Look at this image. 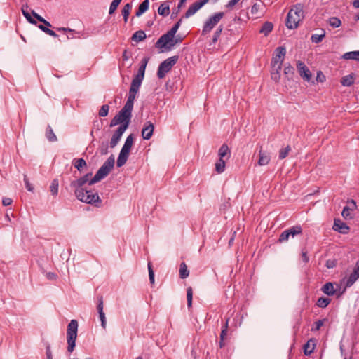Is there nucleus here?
<instances>
[{
    "label": "nucleus",
    "mask_w": 359,
    "mask_h": 359,
    "mask_svg": "<svg viewBox=\"0 0 359 359\" xmlns=\"http://www.w3.org/2000/svg\"><path fill=\"white\" fill-rule=\"evenodd\" d=\"M329 23L331 27L334 28L339 27L341 25V20L336 17L330 18Z\"/></svg>",
    "instance_id": "44"
},
{
    "label": "nucleus",
    "mask_w": 359,
    "mask_h": 359,
    "mask_svg": "<svg viewBox=\"0 0 359 359\" xmlns=\"http://www.w3.org/2000/svg\"><path fill=\"white\" fill-rule=\"evenodd\" d=\"M321 291L328 295V296H332L335 294L336 290L334 288L333 283L331 282L326 283L322 287Z\"/></svg>",
    "instance_id": "20"
},
{
    "label": "nucleus",
    "mask_w": 359,
    "mask_h": 359,
    "mask_svg": "<svg viewBox=\"0 0 359 359\" xmlns=\"http://www.w3.org/2000/svg\"><path fill=\"white\" fill-rule=\"evenodd\" d=\"M297 67L299 71L300 76L305 81H309L311 79L312 74L309 69L302 61H297Z\"/></svg>",
    "instance_id": "13"
},
{
    "label": "nucleus",
    "mask_w": 359,
    "mask_h": 359,
    "mask_svg": "<svg viewBox=\"0 0 359 359\" xmlns=\"http://www.w3.org/2000/svg\"><path fill=\"white\" fill-rule=\"evenodd\" d=\"M348 205L347 206L349 207L351 211H353L357 208L356 202L353 199L348 201Z\"/></svg>",
    "instance_id": "59"
},
{
    "label": "nucleus",
    "mask_w": 359,
    "mask_h": 359,
    "mask_svg": "<svg viewBox=\"0 0 359 359\" xmlns=\"http://www.w3.org/2000/svg\"><path fill=\"white\" fill-rule=\"evenodd\" d=\"M284 74L285 75H290L294 74V68L290 65H288L287 66H285L284 68Z\"/></svg>",
    "instance_id": "53"
},
{
    "label": "nucleus",
    "mask_w": 359,
    "mask_h": 359,
    "mask_svg": "<svg viewBox=\"0 0 359 359\" xmlns=\"http://www.w3.org/2000/svg\"><path fill=\"white\" fill-rule=\"evenodd\" d=\"M114 157L111 155L97 171L95 176L89 181V185H93L105 178L114 166Z\"/></svg>",
    "instance_id": "2"
},
{
    "label": "nucleus",
    "mask_w": 359,
    "mask_h": 359,
    "mask_svg": "<svg viewBox=\"0 0 359 359\" xmlns=\"http://www.w3.org/2000/svg\"><path fill=\"white\" fill-rule=\"evenodd\" d=\"M121 14H122V15L123 17L124 22L126 23L128 22V17H129V15H130V12L127 11L126 10H123L122 8Z\"/></svg>",
    "instance_id": "62"
},
{
    "label": "nucleus",
    "mask_w": 359,
    "mask_h": 359,
    "mask_svg": "<svg viewBox=\"0 0 359 359\" xmlns=\"http://www.w3.org/2000/svg\"><path fill=\"white\" fill-rule=\"evenodd\" d=\"M147 36L144 31L139 30L135 32L132 36V40L136 42H140L146 39Z\"/></svg>",
    "instance_id": "31"
},
{
    "label": "nucleus",
    "mask_w": 359,
    "mask_h": 359,
    "mask_svg": "<svg viewBox=\"0 0 359 359\" xmlns=\"http://www.w3.org/2000/svg\"><path fill=\"white\" fill-rule=\"evenodd\" d=\"M358 50L347 52L341 56V58L344 60H356V58H358Z\"/></svg>",
    "instance_id": "35"
},
{
    "label": "nucleus",
    "mask_w": 359,
    "mask_h": 359,
    "mask_svg": "<svg viewBox=\"0 0 359 359\" xmlns=\"http://www.w3.org/2000/svg\"><path fill=\"white\" fill-rule=\"evenodd\" d=\"M179 57L175 55L163 61L158 66L157 76L158 79H163L172 67L177 62Z\"/></svg>",
    "instance_id": "8"
},
{
    "label": "nucleus",
    "mask_w": 359,
    "mask_h": 359,
    "mask_svg": "<svg viewBox=\"0 0 359 359\" xmlns=\"http://www.w3.org/2000/svg\"><path fill=\"white\" fill-rule=\"evenodd\" d=\"M43 32L55 38L58 36V35L53 30L49 29L48 27L44 29Z\"/></svg>",
    "instance_id": "60"
},
{
    "label": "nucleus",
    "mask_w": 359,
    "mask_h": 359,
    "mask_svg": "<svg viewBox=\"0 0 359 359\" xmlns=\"http://www.w3.org/2000/svg\"><path fill=\"white\" fill-rule=\"evenodd\" d=\"M148 271H149V281H150L151 284H154V271L152 269V266H151L150 262L148 263Z\"/></svg>",
    "instance_id": "50"
},
{
    "label": "nucleus",
    "mask_w": 359,
    "mask_h": 359,
    "mask_svg": "<svg viewBox=\"0 0 359 359\" xmlns=\"http://www.w3.org/2000/svg\"><path fill=\"white\" fill-rule=\"evenodd\" d=\"M132 109L123 106L121 111L111 119L109 126L114 127L118 124H121V126L126 125V129H127L132 117Z\"/></svg>",
    "instance_id": "3"
},
{
    "label": "nucleus",
    "mask_w": 359,
    "mask_h": 359,
    "mask_svg": "<svg viewBox=\"0 0 359 359\" xmlns=\"http://www.w3.org/2000/svg\"><path fill=\"white\" fill-rule=\"evenodd\" d=\"M46 137L49 142H54L57 140V137L54 133L51 126L48 125L46 130Z\"/></svg>",
    "instance_id": "27"
},
{
    "label": "nucleus",
    "mask_w": 359,
    "mask_h": 359,
    "mask_svg": "<svg viewBox=\"0 0 359 359\" xmlns=\"http://www.w3.org/2000/svg\"><path fill=\"white\" fill-rule=\"evenodd\" d=\"M326 319L318 320L314 323V327L311 328L313 332L318 331L320 329V327L323 325L324 322Z\"/></svg>",
    "instance_id": "49"
},
{
    "label": "nucleus",
    "mask_w": 359,
    "mask_h": 359,
    "mask_svg": "<svg viewBox=\"0 0 359 359\" xmlns=\"http://www.w3.org/2000/svg\"><path fill=\"white\" fill-rule=\"evenodd\" d=\"M75 196L81 202L92 204L96 207H100L101 205L102 200L97 193L93 194L91 191L88 190L83 191L78 190Z\"/></svg>",
    "instance_id": "5"
},
{
    "label": "nucleus",
    "mask_w": 359,
    "mask_h": 359,
    "mask_svg": "<svg viewBox=\"0 0 359 359\" xmlns=\"http://www.w3.org/2000/svg\"><path fill=\"white\" fill-rule=\"evenodd\" d=\"M158 13L163 17L168 16L170 14L169 6L166 3L161 4L158 7Z\"/></svg>",
    "instance_id": "29"
},
{
    "label": "nucleus",
    "mask_w": 359,
    "mask_h": 359,
    "mask_svg": "<svg viewBox=\"0 0 359 359\" xmlns=\"http://www.w3.org/2000/svg\"><path fill=\"white\" fill-rule=\"evenodd\" d=\"M100 154L101 155H106L108 153V146L107 144H102L99 148Z\"/></svg>",
    "instance_id": "55"
},
{
    "label": "nucleus",
    "mask_w": 359,
    "mask_h": 359,
    "mask_svg": "<svg viewBox=\"0 0 359 359\" xmlns=\"http://www.w3.org/2000/svg\"><path fill=\"white\" fill-rule=\"evenodd\" d=\"M78 322L76 320H72L67 326V351L72 353L76 346V339L77 337Z\"/></svg>",
    "instance_id": "6"
},
{
    "label": "nucleus",
    "mask_w": 359,
    "mask_h": 359,
    "mask_svg": "<svg viewBox=\"0 0 359 359\" xmlns=\"http://www.w3.org/2000/svg\"><path fill=\"white\" fill-rule=\"evenodd\" d=\"M29 6L27 5L22 6V13L23 15L25 17V18L27 20V21L33 25H36V21L32 18L30 15L29 11H28Z\"/></svg>",
    "instance_id": "30"
},
{
    "label": "nucleus",
    "mask_w": 359,
    "mask_h": 359,
    "mask_svg": "<svg viewBox=\"0 0 359 359\" xmlns=\"http://www.w3.org/2000/svg\"><path fill=\"white\" fill-rule=\"evenodd\" d=\"M98 304L97 306V309L99 313V317L101 321L102 327L105 329L106 327V318L105 314L103 311V297L102 295L97 297Z\"/></svg>",
    "instance_id": "17"
},
{
    "label": "nucleus",
    "mask_w": 359,
    "mask_h": 359,
    "mask_svg": "<svg viewBox=\"0 0 359 359\" xmlns=\"http://www.w3.org/2000/svg\"><path fill=\"white\" fill-rule=\"evenodd\" d=\"M351 209L348 206H345L343 208L341 215L345 219H352L353 216L351 214Z\"/></svg>",
    "instance_id": "45"
},
{
    "label": "nucleus",
    "mask_w": 359,
    "mask_h": 359,
    "mask_svg": "<svg viewBox=\"0 0 359 359\" xmlns=\"http://www.w3.org/2000/svg\"><path fill=\"white\" fill-rule=\"evenodd\" d=\"M173 38L175 36L167 32L158 39L155 46L158 48H165L168 50V46H170V43L173 42Z\"/></svg>",
    "instance_id": "11"
},
{
    "label": "nucleus",
    "mask_w": 359,
    "mask_h": 359,
    "mask_svg": "<svg viewBox=\"0 0 359 359\" xmlns=\"http://www.w3.org/2000/svg\"><path fill=\"white\" fill-rule=\"evenodd\" d=\"M142 81L143 80L134 77L133 79L132 80L130 88L139 90Z\"/></svg>",
    "instance_id": "48"
},
{
    "label": "nucleus",
    "mask_w": 359,
    "mask_h": 359,
    "mask_svg": "<svg viewBox=\"0 0 359 359\" xmlns=\"http://www.w3.org/2000/svg\"><path fill=\"white\" fill-rule=\"evenodd\" d=\"M331 299L328 297H321L316 302V306L320 308H326L330 303Z\"/></svg>",
    "instance_id": "32"
},
{
    "label": "nucleus",
    "mask_w": 359,
    "mask_h": 359,
    "mask_svg": "<svg viewBox=\"0 0 359 359\" xmlns=\"http://www.w3.org/2000/svg\"><path fill=\"white\" fill-rule=\"evenodd\" d=\"M302 257L304 262L308 263L309 262V257L307 255L306 251H304V250L302 251Z\"/></svg>",
    "instance_id": "64"
},
{
    "label": "nucleus",
    "mask_w": 359,
    "mask_h": 359,
    "mask_svg": "<svg viewBox=\"0 0 359 359\" xmlns=\"http://www.w3.org/2000/svg\"><path fill=\"white\" fill-rule=\"evenodd\" d=\"M154 124L150 121H146L142 130V138L147 140H149L154 133Z\"/></svg>",
    "instance_id": "16"
},
{
    "label": "nucleus",
    "mask_w": 359,
    "mask_h": 359,
    "mask_svg": "<svg viewBox=\"0 0 359 359\" xmlns=\"http://www.w3.org/2000/svg\"><path fill=\"white\" fill-rule=\"evenodd\" d=\"M354 74H351L347 76H343L341 79V84L343 86H351L354 83Z\"/></svg>",
    "instance_id": "25"
},
{
    "label": "nucleus",
    "mask_w": 359,
    "mask_h": 359,
    "mask_svg": "<svg viewBox=\"0 0 359 359\" xmlns=\"http://www.w3.org/2000/svg\"><path fill=\"white\" fill-rule=\"evenodd\" d=\"M271 79L276 82L279 81L280 79V73L271 72Z\"/></svg>",
    "instance_id": "63"
},
{
    "label": "nucleus",
    "mask_w": 359,
    "mask_h": 359,
    "mask_svg": "<svg viewBox=\"0 0 359 359\" xmlns=\"http://www.w3.org/2000/svg\"><path fill=\"white\" fill-rule=\"evenodd\" d=\"M109 107L107 104H104L101 107L99 111V116L101 117H104L108 115Z\"/></svg>",
    "instance_id": "47"
},
{
    "label": "nucleus",
    "mask_w": 359,
    "mask_h": 359,
    "mask_svg": "<svg viewBox=\"0 0 359 359\" xmlns=\"http://www.w3.org/2000/svg\"><path fill=\"white\" fill-rule=\"evenodd\" d=\"M222 30H223V25H221L217 28V29L214 32V34L212 38V43H215L218 41V39L221 36Z\"/></svg>",
    "instance_id": "38"
},
{
    "label": "nucleus",
    "mask_w": 359,
    "mask_h": 359,
    "mask_svg": "<svg viewBox=\"0 0 359 359\" xmlns=\"http://www.w3.org/2000/svg\"><path fill=\"white\" fill-rule=\"evenodd\" d=\"M145 69L146 68L140 67L138 69L137 74L135 76V77L143 80L144 77Z\"/></svg>",
    "instance_id": "52"
},
{
    "label": "nucleus",
    "mask_w": 359,
    "mask_h": 359,
    "mask_svg": "<svg viewBox=\"0 0 359 359\" xmlns=\"http://www.w3.org/2000/svg\"><path fill=\"white\" fill-rule=\"evenodd\" d=\"M225 170V161L224 158H219L215 163V171L220 174Z\"/></svg>",
    "instance_id": "33"
},
{
    "label": "nucleus",
    "mask_w": 359,
    "mask_h": 359,
    "mask_svg": "<svg viewBox=\"0 0 359 359\" xmlns=\"http://www.w3.org/2000/svg\"><path fill=\"white\" fill-rule=\"evenodd\" d=\"M133 142L134 135L133 134H130L127 137L125 143L119 153L116 162V165L118 167H122L126 163L130 154V149L133 147Z\"/></svg>",
    "instance_id": "4"
},
{
    "label": "nucleus",
    "mask_w": 359,
    "mask_h": 359,
    "mask_svg": "<svg viewBox=\"0 0 359 359\" xmlns=\"http://www.w3.org/2000/svg\"><path fill=\"white\" fill-rule=\"evenodd\" d=\"M32 14L33 16L36 18L39 22H43L47 27H52L51 24L46 20L43 17L37 14L34 11H32Z\"/></svg>",
    "instance_id": "43"
},
{
    "label": "nucleus",
    "mask_w": 359,
    "mask_h": 359,
    "mask_svg": "<svg viewBox=\"0 0 359 359\" xmlns=\"http://www.w3.org/2000/svg\"><path fill=\"white\" fill-rule=\"evenodd\" d=\"M316 344L314 340L311 339L303 346L304 353L305 355H311L315 348Z\"/></svg>",
    "instance_id": "21"
},
{
    "label": "nucleus",
    "mask_w": 359,
    "mask_h": 359,
    "mask_svg": "<svg viewBox=\"0 0 359 359\" xmlns=\"http://www.w3.org/2000/svg\"><path fill=\"white\" fill-rule=\"evenodd\" d=\"M59 182L57 179H54L50 186V191L53 196H56L58 193Z\"/></svg>",
    "instance_id": "36"
},
{
    "label": "nucleus",
    "mask_w": 359,
    "mask_h": 359,
    "mask_svg": "<svg viewBox=\"0 0 359 359\" xmlns=\"http://www.w3.org/2000/svg\"><path fill=\"white\" fill-rule=\"evenodd\" d=\"M273 29V23L271 22L266 21L262 25V26L259 30V33L263 34L265 36H266L272 32Z\"/></svg>",
    "instance_id": "22"
},
{
    "label": "nucleus",
    "mask_w": 359,
    "mask_h": 359,
    "mask_svg": "<svg viewBox=\"0 0 359 359\" xmlns=\"http://www.w3.org/2000/svg\"><path fill=\"white\" fill-rule=\"evenodd\" d=\"M126 130V125L125 126H120L116 130L114 133L112 135L111 141H110V147L114 148L115 147L119 140L121 138V136L123 135V133Z\"/></svg>",
    "instance_id": "14"
},
{
    "label": "nucleus",
    "mask_w": 359,
    "mask_h": 359,
    "mask_svg": "<svg viewBox=\"0 0 359 359\" xmlns=\"http://www.w3.org/2000/svg\"><path fill=\"white\" fill-rule=\"evenodd\" d=\"M92 176L91 172H88L86 175H84L83 177L73 180L70 183V187L74 189V194H76V192L79 191H83L86 189L83 188V186L86 184L87 182L89 183V181L91 180L90 177Z\"/></svg>",
    "instance_id": "10"
},
{
    "label": "nucleus",
    "mask_w": 359,
    "mask_h": 359,
    "mask_svg": "<svg viewBox=\"0 0 359 359\" xmlns=\"http://www.w3.org/2000/svg\"><path fill=\"white\" fill-rule=\"evenodd\" d=\"M182 18L180 19L174 25L173 27L168 31L170 34L173 35L175 36V34L177 33L178 29L180 28L181 23H182Z\"/></svg>",
    "instance_id": "46"
},
{
    "label": "nucleus",
    "mask_w": 359,
    "mask_h": 359,
    "mask_svg": "<svg viewBox=\"0 0 359 359\" xmlns=\"http://www.w3.org/2000/svg\"><path fill=\"white\" fill-rule=\"evenodd\" d=\"M302 228L300 225L292 226L281 233L279 236L278 242L283 243L287 241L290 236L294 238L297 235H302Z\"/></svg>",
    "instance_id": "9"
},
{
    "label": "nucleus",
    "mask_w": 359,
    "mask_h": 359,
    "mask_svg": "<svg viewBox=\"0 0 359 359\" xmlns=\"http://www.w3.org/2000/svg\"><path fill=\"white\" fill-rule=\"evenodd\" d=\"M187 306L189 308L192 306V299H193V290L191 287H189L187 289Z\"/></svg>",
    "instance_id": "40"
},
{
    "label": "nucleus",
    "mask_w": 359,
    "mask_h": 359,
    "mask_svg": "<svg viewBox=\"0 0 359 359\" xmlns=\"http://www.w3.org/2000/svg\"><path fill=\"white\" fill-rule=\"evenodd\" d=\"M74 165L79 171H81L87 164L83 158H78L74 160Z\"/></svg>",
    "instance_id": "34"
},
{
    "label": "nucleus",
    "mask_w": 359,
    "mask_h": 359,
    "mask_svg": "<svg viewBox=\"0 0 359 359\" xmlns=\"http://www.w3.org/2000/svg\"><path fill=\"white\" fill-rule=\"evenodd\" d=\"M135 96H136L135 95L131 94L129 93L127 101H126V104H124V106L133 109Z\"/></svg>",
    "instance_id": "42"
},
{
    "label": "nucleus",
    "mask_w": 359,
    "mask_h": 359,
    "mask_svg": "<svg viewBox=\"0 0 359 359\" xmlns=\"http://www.w3.org/2000/svg\"><path fill=\"white\" fill-rule=\"evenodd\" d=\"M24 181H25V187L27 188V189L29 191H32L34 190V187L33 186L29 183V180H27V176L25 175L24 177Z\"/></svg>",
    "instance_id": "56"
},
{
    "label": "nucleus",
    "mask_w": 359,
    "mask_h": 359,
    "mask_svg": "<svg viewBox=\"0 0 359 359\" xmlns=\"http://www.w3.org/2000/svg\"><path fill=\"white\" fill-rule=\"evenodd\" d=\"M263 3L261 1L259 3H255L252 5L251 8L252 14H257L259 10V8L262 6Z\"/></svg>",
    "instance_id": "51"
},
{
    "label": "nucleus",
    "mask_w": 359,
    "mask_h": 359,
    "mask_svg": "<svg viewBox=\"0 0 359 359\" xmlns=\"http://www.w3.org/2000/svg\"><path fill=\"white\" fill-rule=\"evenodd\" d=\"M359 278V273L357 271H353L349 275L347 281L346 283V287H351L354 283Z\"/></svg>",
    "instance_id": "26"
},
{
    "label": "nucleus",
    "mask_w": 359,
    "mask_h": 359,
    "mask_svg": "<svg viewBox=\"0 0 359 359\" xmlns=\"http://www.w3.org/2000/svg\"><path fill=\"white\" fill-rule=\"evenodd\" d=\"M240 0H230L226 4V8L231 9Z\"/></svg>",
    "instance_id": "58"
},
{
    "label": "nucleus",
    "mask_w": 359,
    "mask_h": 359,
    "mask_svg": "<svg viewBox=\"0 0 359 359\" xmlns=\"http://www.w3.org/2000/svg\"><path fill=\"white\" fill-rule=\"evenodd\" d=\"M290 150H291V147L289 145H287L285 148L281 149L279 151V155H278L279 158L282 160V159H284L285 158H286Z\"/></svg>",
    "instance_id": "39"
},
{
    "label": "nucleus",
    "mask_w": 359,
    "mask_h": 359,
    "mask_svg": "<svg viewBox=\"0 0 359 359\" xmlns=\"http://www.w3.org/2000/svg\"><path fill=\"white\" fill-rule=\"evenodd\" d=\"M230 149L227 144H223L218 151V156L219 158H224L226 156L227 158L230 156Z\"/></svg>",
    "instance_id": "24"
},
{
    "label": "nucleus",
    "mask_w": 359,
    "mask_h": 359,
    "mask_svg": "<svg viewBox=\"0 0 359 359\" xmlns=\"http://www.w3.org/2000/svg\"><path fill=\"white\" fill-rule=\"evenodd\" d=\"M43 32L55 38L58 36V35L53 30L49 29L48 27L44 29Z\"/></svg>",
    "instance_id": "61"
},
{
    "label": "nucleus",
    "mask_w": 359,
    "mask_h": 359,
    "mask_svg": "<svg viewBox=\"0 0 359 359\" xmlns=\"http://www.w3.org/2000/svg\"><path fill=\"white\" fill-rule=\"evenodd\" d=\"M271 158L267 151L261 148L259 151L258 165L260 166L266 165L270 162Z\"/></svg>",
    "instance_id": "19"
},
{
    "label": "nucleus",
    "mask_w": 359,
    "mask_h": 359,
    "mask_svg": "<svg viewBox=\"0 0 359 359\" xmlns=\"http://www.w3.org/2000/svg\"><path fill=\"white\" fill-rule=\"evenodd\" d=\"M180 278L181 279L187 278L189 275V271L187 268V264L184 262H182L180 265Z\"/></svg>",
    "instance_id": "28"
},
{
    "label": "nucleus",
    "mask_w": 359,
    "mask_h": 359,
    "mask_svg": "<svg viewBox=\"0 0 359 359\" xmlns=\"http://www.w3.org/2000/svg\"><path fill=\"white\" fill-rule=\"evenodd\" d=\"M46 359H53V353L50 344H47L46 347Z\"/></svg>",
    "instance_id": "54"
},
{
    "label": "nucleus",
    "mask_w": 359,
    "mask_h": 359,
    "mask_svg": "<svg viewBox=\"0 0 359 359\" xmlns=\"http://www.w3.org/2000/svg\"><path fill=\"white\" fill-rule=\"evenodd\" d=\"M304 6L297 4L288 12L286 20V26L288 29H294L298 27L299 22L304 18Z\"/></svg>",
    "instance_id": "1"
},
{
    "label": "nucleus",
    "mask_w": 359,
    "mask_h": 359,
    "mask_svg": "<svg viewBox=\"0 0 359 359\" xmlns=\"http://www.w3.org/2000/svg\"><path fill=\"white\" fill-rule=\"evenodd\" d=\"M325 37V32L322 30V34H313L311 37V40L313 43H318L323 41V39Z\"/></svg>",
    "instance_id": "37"
},
{
    "label": "nucleus",
    "mask_w": 359,
    "mask_h": 359,
    "mask_svg": "<svg viewBox=\"0 0 359 359\" xmlns=\"http://www.w3.org/2000/svg\"><path fill=\"white\" fill-rule=\"evenodd\" d=\"M202 8L201 3H199L197 0L193 3L189 7L188 10L184 13L183 16L185 18H189L191 16L194 15L197 11H198Z\"/></svg>",
    "instance_id": "18"
},
{
    "label": "nucleus",
    "mask_w": 359,
    "mask_h": 359,
    "mask_svg": "<svg viewBox=\"0 0 359 359\" xmlns=\"http://www.w3.org/2000/svg\"><path fill=\"white\" fill-rule=\"evenodd\" d=\"M224 12L215 13L213 15H210L204 22L202 29V35H206L210 33L224 18Z\"/></svg>",
    "instance_id": "7"
},
{
    "label": "nucleus",
    "mask_w": 359,
    "mask_h": 359,
    "mask_svg": "<svg viewBox=\"0 0 359 359\" xmlns=\"http://www.w3.org/2000/svg\"><path fill=\"white\" fill-rule=\"evenodd\" d=\"M286 54L285 48L279 46L275 50V55L272 57V66L276 67V65L281 64L283 62L285 55Z\"/></svg>",
    "instance_id": "12"
},
{
    "label": "nucleus",
    "mask_w": 359,
    "mask_h": 359,
    "mask_svg": "<svg viewBox=\"0 0 359 359\" xmlns=\"http://www.w3.org/2000/svg\"><path fill=\"white\" fill-rule=\"evenodd\" d=\"M122 0H113L112 2L110 4L109 10V14L111 15L113 14L116 10L117 9L118 5L121 2Z\"/></svg>",
    "instance_id": "41"
},
{
    "label": "nucleus",
    "mask_w": 359,
    "mask_h": 359,
    "mask_svg": "<svg viewBox=\"0 0 359 359\" xmlns=\"http://www.w3.org/2000/svg\"><path fill=\"white\" fill-rule=\"evenodd\" d=\"M149 0L143 1L138 6L137 11H136L135 15L140 17L149 8Z\"/></svg>",
    "instance_id": "23"
},
{
    "label": "nucleus",
    "mask_w": 359,
    "mask_h": 359,
    "mask_svg": "<svg viewBox=\"0 0 359 359\" xmlns=\"http://www.w3.org/2000/svg\"><path fill=\"white\" fill-rule=\"evenodd\" d=\"M333 230L342 234H347L349 232V226L339 219H334Z\"/></svg>",
    "instance_id": "15"
},
{
    "label": "nucleus",
    "mask_w": 359,
    "mask_h": 359,
    "mask_svg": "<svg viewBox=\"0 0 359 359\" xmlns=\"http://www.w3.org/2000/svg\"><path fill=\"white\" fill-rule=\"evenodd\" d=\"M132 56V54L130 52L128 51V50H124L123 54H122V58L123 60L127 61L130 59V57Z\"/></svg>",
    "instance_id": "57"
}]
</instances>
